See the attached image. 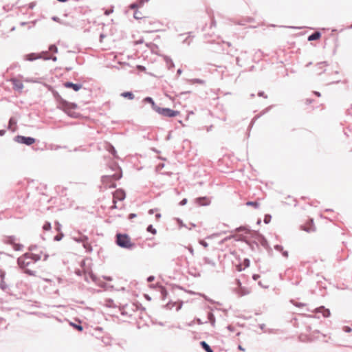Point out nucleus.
I'll list each match as a JSON object with an SVG mask.
<instances>
[{
	"label": "nucleus",
	"mask_w": 352,
	"mask_h": 352,
	"mask_svg": "<svg viewBox=\"0 0 352 352\" xmlns=\"http://www.w3.org/2000/svg\"><path fill=\"white\" fill-rule=\"evenodd\" d=\"M60 239H61V236H55V240H56V241H59V240H60Z\"/></svg>",
	"instance_id": "nucleus-38"
},
{
	"label": "nucleus",
	"mask_w": 352,
	"mask_h": 352,
	"mask_svg": "<svg viewBox=\"0 0 352 352\" xmlns=\"http://www.w3.org/2000/svg\"><path fill=\"white\" fill-rule=\"evenodd\" d=\"M125 198V192L122 190H117L113 193V205L111 207V209H115L117 208L116 202L117 201H122Z\"/></svg>",
	"instance_id": "nucleus-5"
},
{
	"label": "nucleus",
	"mask_w": 352,
	"mask_h": 352,
	"mask_svg": "<svg viewBox=\"0 0 352 352\" xmlns=\"http://www.w3.org/2000/svg\"><path fill=\"white\" fill-rule=\"evenodd\" d=\"M69 324L71 326H72L73 327H74L76 329H77L79 331H82L83 330V328L81 325H78V324H74L73 322H70Z\"/></svg>",
	"instance_id": "nucleus-22"
},
{
	"label": "nucleus",
	"mask_w": 352,
	"mask_h": 352,
	"mask_svg": "<svg viewBox=\"0 0 352 352\" xmlns=\"http://www.w3.org/2000/svg\"><path fill=\"white\" fill-rule=\"evenodd\" d=\"M43 229L45 231H48L51 229V224L49 222H45L43 226Z\"/></svg>",
	"instance_id": "nucleus-24"
},
{
	"label": "nucleus",
	"mask_w": 352,
	"mask_h": 352,
	"mask_svg": "<svg viewBox=\"0 0 352 352\" xmlns=\"http://www.w3.org/2000/svg\"><path fill=\"white\" fill-rule=\"evenodd\" d=\"M160 217H161L160 214H156V217H157V218H160Z\"/></svg>",
	"instance_id": "nucleus-43"
},
{
	"label": "nucleus",
	"mask_w": 352,
	"mask_h": 352,
	"mask_svg": "<svg viewBox=\"0 0 352 352\" xmlns=\"http://www.w3.org/2000/svg\"><path fill=\"white\" fill-rule=\"evenodd\" d=\"M49 50H50V51H52V52H55V53H56V52H58V49H57L56 46V45H51V46L50 47Z\"/></svg>",
	"instance_id": "nucleus-26"
},
{
	"label": "nucleus",
	"mask_w": 352,
	"mask_h": 352,
	"mask_svg": "<svg viewBox=\"0 0 352 352\" xmlns=\"http://www.w3.org/2000/svg\"><path fill=\"white\" fill-rule=\"evenodd\" d=\"M314 94L318 97H320L321 96L320 94L318 91H314Z\"/></svg>",
	"instance_id": "nucleus-37"
},
{
	"label": "nucleus",
	"mask_w": 352,
	"mask_h": 352,
	"mask_svg": "<svg viewBox=\"0 0 352 352\" xmlns=\"http://www.w3.org/2000/svg\"><path fill=\"white\" fill-rule=\"evenodd\" d=\"M154 109L158 113L165 117L173 118L180 115L179 111H174L168 108L154 107Z\"/></svg>",
	"instance_id": "nucleus-4"
},
{
	"label": "nucleus",
	"mask_w": 352,
	"mask_h": 352,
	"mask_svg": "<svg viewBox=\"0 0 352 352\" xmlns=\"http://www.w3.org/2000/svg\"><path fill=\"white\" fill-rule=\"evenodd\" d=\"M120 176L117 175H105L102 178V186L104 189L116 187V181L119 179Z\"/></svg>",
	"instance_id": "nucleus-2"
},
{
	"label": "nucleus",
	"mask_w": 352,
	"mask_h": 352,
	"mask_svg": "<svg viewBox=\"0 0 352 352\" xmlns=\"http://www.w3.org/2000/svg\"><path fill=\"white\" fill-rule=\"evenodd\" d=\"M330 314L329 313V310H326L325 312L323 314V315L326 317L329 316Z\"/></svg>",
	"instance_id": "nucleus-33"
},
{
	"label": "nucleus",
	"mask_w": 352,
	"mask_h": 352,
	"mask_svg": "<svg viewBox=\"0 0 352 352\" xmlns=\"http://www.w3.org/2000/svg\"><path fill=\"white\" fill-rule=\"evenodd\" d=\"M52 59H53V60L55 61V60H56V57H54Z\"/></svg>",
	"instance_id": "nucleus-46"
},
{
	"label": "nucleus",
	"mask_w": 352,
	"mask_h": 352,
	"mask_svg": "<svg viewBox=\"0 0 352 352\" xmlns=\"http://www.w3.org/2000/svg\"><path fill=\"white\" fill-rule=\"evenodd\" d=\"M111 12H113V10H107L104 12V14L106 15H109V14H111Z\"/></svg>",
	"instance_id": "nucleus-31"
},
{
	"label": "nucleus",
	"mask_w": 352,
	"mask_h": 352,
	"mask_svg": "<svg viewBox=\"0 0 352 352\" xmlns=\"http://www.w3.org/2000/svg\"><path fill=\"white\" fill-rule=\"evenodd\" d=\"M42 58V54L31 53L25 56V59L29 61L35 60Z\"/></svg>",
	"instance_id": "nucleus-9"
},
{
	"label": "nucleus",
	"mask_w": 352,
	"mask_h": 352,
	"mask_svg": "<svg viewBox=\"0 0 352 352\" xmlns=\"http://www.w3.org/2000/svg\"><path fill=\"white\" fill-rule=\"evenodd\" d=\"M199 243H200L201 245H203L204 248H207V247H208V243H207L206 241H204V240H201V241H199Z\"/></svg>",
	"instance_id": "nucleus-29"
},
{
	"label": "nucleus",
	"mask_w": 352,
	"mask_h": 352,
	"mask_svg": "<svg viewBox=\"0 0 352 352\" xmlns=\"http://www.w3.org/2000/svg\"><path fill=\"white\" fill-rule=\"evenodd\" d=\"M205 200V198H198L197 199V202L200 204V205H204V204L203 203V201Z\"/></svg>",
	"instance_id": "nucleus-28"
},
{
	"label": "nucleus",
	"mask_w": 352,
	"mask_h": 352,
	"mask_svg": "<svg viewBox=\"0 0 352 352\" xmlns=\"http://www.w3.org/2000/svg\"><path fill=\"white\" fill-rule=\"evenodd\" d=\"M40 256L31 253H26L18 258V264L24 272L31 276H36L39 269L38 261Z\"/></svg>",
	"instance_id": "nucleus-1"
},
{
	"label": "nucleus",
	"mask_w": 352,
	"mask_h": 352,
	"mask_svg": "<svg viewBox=\"0 0 352 352\" xmlns=\"http://www.w3.org/2000/svg\"><path fill=\"white\" fill-rule=\"evenodd\" d=\"M147 231L149 232H151L152 234H156V230L155 228H153V226L151 225H150L148 228H147Z\"/></svg>",
	"instance_id": "nucleus-25"
},
{
	"label": "nucleus",
	"mask_w": 352,
	"mask_h": 352,
	"mask_svg": "<svg viewBox=\"0 0 352 352\" xmlns=\"http://www.w3.org/2000/svg\"><path fill=\"white\" fill-rule=\"evenodd\" d=\"M186 203H187V199H184L183 200H182V201H181V202H180V205L184 206V205H185Z\"/></svg>",
	"instance_id": "nucleus-30"
},
{
	"label": "nucleus",
	"mask_w": 352,
	"mask_h": 352,
	"mask_svg": "<svg viewBox=\"0 0 352 352\" xmlns=\"http://www.w3.org/2000/svg\"><path fill=\"white\" fill-rule=\"evenodd\" d=\"M135 216H136V215H135V214H130V215H129V218H130V219H132V218L135 217Z\"/></svg>",
	"instance_id": "nucleus-40"
},
{
	"label": "nucleus",
	"mask_w": 352,
	"mask_h": 352,
	"mask_svg": "<svg viewBox=\"0 0 352 352\" xmlns=\"http://www.w3.org/2000/svg\"><path fill=\"white\" fill-rule=\"evenodd\" d=\"M64 86L67 88H72L76 91H78L81 88L80 85L74 84L70 82H67L64 83Z\"/></svg>",
	"instance_id": "nucleus-11"
},
{
	"label": "nucleus",
	"mask_w": 352,
	"mask_h": 352,
	"mask_svg": "<svg viewBox=\"0 0 352 352\" xmlns=\"http://www.w3.org/2000/svg\"><path fill=\"white\" fill-rule=\"evenodd\" d=\"M153 280V277L151 276L148 278V281H152Z\"/></svg>",
	"instance_id": "nucleus-41"
},
{
	"label": "nucleus",
	"mask_w": 352,
	"mask_h": 352,
	"mask_svg": "<svg viewBox=\"0 0 352 352\" xmlns=\"http://www.w3.org/2000/svg\"><path fill=\"white\" fill-rule=\"evenodd\" d=\"M243 267H242L241 265H239L236 266V268H237L238 271H241V270H244L245 268L249 267V265H250V261L248 259H247V258L245 259L243 261Z\"/></svg>",
	"instance_id": "nucleus-13"
},
{
	"label": "nucleus",
	"mask_w": 352,
	"mask_h": 352,
	"mask_svg": "<svg viewBox=\"0 0 352 352\" xmlns=\"http://www.w3.org/2000/svg\"><path fill=\"white\" fill-rule=\"evenodd\" d=\"M246 205L254 207L256 208L259 206V204L257 201H248L246 203Z\"/></svg>",
	"instance_id": "nucleus-20"
},
{
	"label": "nucleus",
	"mask_w": 352,
	"mask_h": 352,
	"mask_svg": "<svg viewBox=\"0 0 352 352\" xmlns=\"http://www.w3.org/2000/svg\"><path fill=\"white\" fill-rule=\"evenodd\" d=\"M16 140L19 143L24 144L28 146L33 144L36 142L35 139L33 138L25 137L21 135L17 136Z\"/></svg>",
	"instance_id": "nucleus-6"
},
{
	"label": "nucleus",
	"mask_w": 352,
	"mask_h": 352,
	"mask_svg": "<svg viewBox=\"0 0 352 352\" xmlns=\"http://www.w3.org/2000/svg\"><path fill=\"white\" fill-rule=\"evenodd\" d=\"M344 329L346 332H350L351 331V328L348 327H344Z\"/></svg>",
	"instance_id": "nucleus-36"
},
{
	"label": "nucleus",
	"mask_w": 352,
	"mask_h": 352,
	"mask_svg": "<svg viewBox=\"0 0 352 352\" xmlns=\"http://www.w3.org/2000/svg\"><path fill=\"white\" fill-rule=\"evenodd\" d=\"M121 96L124 98H127L129 100H133L134 98V95L129 91L123 92L121 94Z\"/></svg>",
	"instance_id": "nucleus-16"
},
{
	"label": "nucleus",
	"mask_w": 352,
	"mask_h": 352,
	"mask_svg": "<svg viewBox=\"0 0 352 352\" xmlns=\"http://www.w3.org/2000/svg\"><path fill=\"white\" fill-rule=\"evenodd\" d=\"M12 247L14 249V250H16V251H20L23 248V245L21 244L16 243V242H13Z\"/></svg>",
	"instance_id": "nucleus-19"
},
{
	"label": "nucleus",
	"mask_w": 352,
	"mask_h": 352,
	"mask_svg": "<svg viewBox=\"0 0 352 352\" xmlns=\"http://www.w3.org/2000/svg\"><path fill=\"white\" fill-rule=\"evenodd\" d=\"M117 243L119 246L129 248L133 246L131 239L126 234H117Z\"/></svg>",
	"instance_id": "nucleus-3"
},
{
	"label": "nucleus",
	"mask_w": 352,
	"mask_h": 352,
	"mask_svg": "<svg viewBox=\"0 0 352 352\" xmlns=\"http://www.w3.org/2000/svg\"><path fill=\"white\" fill-rule=\"evenodd\" d=\"M190 252L192 254L193 253V250L192 249H190Z\"/></svg>",
	"instance_id": "nucleus-45"
},
{
	"label": "nucleus",
	"mask_w": 352,
	"mask_h": 352,
	"mask_svg": "<svg viewBox=\"0 0 352 352\" xmlns=\"http://www.w3.org/2000/svg\"><path fill=\"white\" fill-rule=\"evenodd\" d=\"M8 129L12 132H14L17 129V120L14 118H11L8 123Z\"/></svg>",
	"instance_id": "nucleus-10"
},
{
	"label": "nucleus",
	"mask_w": 352,
	"mask_h": 352,
	"mask_svg": "<svg viewBox=\"0 0 352 352\" xmlns=\"http://www.w3.org/2000/svg\"><path fill=\"white\" fill-rule=\"evenodd\" d=\"M145 100L148 102H150V103H151L153 107V108L155 107V102H153V99L151 98H149V97L146 98Z\"/></svg>",
	"instance_id": "nucleus-27"
},
{
	"label": "nucleus",
	"mask_w": 352,
	"mask_h": 352,
	"mask_svg": "<svg viewBox=\"0 0 352 352\" xmlns=\"http://www.w3.org/2000/svg\"><path fill=\"white\" fill-rule=\"evenodd\" d=\"M138 69L142 70V71L145 70V67L144 66L138 65Z\"/></svg>",
	"instance_id": "nucleus-34"
},
{
	"label": "nucleus",
	"mask_w": 352,
	"mask_h": 352,
	"mask_svg": "<svg viewBox=\"0 0 352 352\" xmlns=\"http://www.w3.org/2000/svg\"><path fill=\"white\" fill-rule=\"evenodd\" d=\"M249 293H250V291H246V292H243L242 294L244 295V294H247Z\"/></svg>",
	"instance_id": "nucleus-42"
},
{
	"label": "nucleus",
	"mask_w": 352,
	"mask_h": 352,
	"mask_svg": "<svg viewBox=\"0 0 352 352\" xmlns=\"http://www.w3.org/2000/svg\"><path fill=\"white\" fill-rule=\"evenodd\" d=\"M236 231L238 232H243V237L241 238L242 240H245L246 239V235L247 234H249L250 233V231L249 229L246 228H239L236 230Z\"/></svg>",
	"instance_id": "nucleus-12"
},
{
	"label": "nucleus",
	"mask_w": 352,
	"mask_h": 352,
	"mask_svg": "<svg viewBox=\"0 0 352 352\" xmlns=\"http://www.w3.org/2000/svg\"><path fill=\"white\" fill-rule=\"evenodd\" d=\"M302 229L307 232H314L316 228L314 225V221L312 219H309L307 222L301 226Z\"/></svg>",
	"instance_id": "nucleus-7"
},
{
	"label": "nucleus",
	"mask_w": 352,
	"mask_h": 352,
	"mask_svg": "<svg viewBox=\"0 0 352 352\" xmlns=\"http://www.w3.org/2000/svg\"><path fill=\"white\" fill-rule=\"evenodd\" d=\"M149 213L153 214V210H151L149 211Z\"/></svg>",
	"instance_id": "nucleus-44"
},
{
	"label": "nucleus",
	"mask_w": 352,
	"mask_h": 352,
	"mask_svg": "<svg viewBox=\"0 0 352 352\" xmlns=\"http://www.w3.org/2000/svg\"><path fill=\"white\" fill-rule=\"evenodd\" d=\"M1 280L0 281V287L1 289H2L3 290H5L8 288V284L6 283V281L4 280V275L3 274H1Z\"/></svg>",
	"instance_id": "nucleus-15"
},
{
	"label": "nucleus",
	"mask_w": 352,
	"mask_h": 352,
	"mask_svg": "<svg viewBox=\"0 0 352 352\" xmlns=\"http://www.w3.org/2000/svg\"><path fill=\"white\" fill-rule=\"evenodd\" d=\"M6 242L7 243H9V244H10V245H13V242H16V241H15V239H14V237H12V236H9V237H8V238L6 239Z\"/></svg>",
	"instance_id": "nucleus-23"
},
{
	"label": "nucleus",
	"mask_w": 352,
	"mask_h": 352,
	"mask_svg": "<svg viewBox=\"0 0 352 352\" xmlns=\"http://www.w3.org/2000/svg\"><path fill=\"white\" fill-rule=\"evenodd\" d=\"M321 36V34L320 32H314V34H311L309 37H308V40L309 41H314V40H317V39H319Z\"/></svg>",
	"instance_id": "nucleus-14"
},
{
	"label": "nucleus",
	"mask_w": 352,
	"mask_h": 352,
	"mask_svg": "<svg viewBox=\"0 0 352 352\" xmlns=\"http://www.w3.org/2000/svg\"><path fill=\"white\" fill-rule=\"evenodd\" d=\"M144 14L139 10H136L135 12H134V18L136 19H141L142 18H144Z\"/></svg>",
	"instance_id": "nucleus-18"
},
{
	"label": "nucleus",
	"mask_w": 352,
	"mask_h": 352,
	"mask_svg": "<svg viewBox=\"0 0 352 352\" xmlns=\"http://www.w3.org/2000/svg\"><path fill=\"white\" fill-rule=\"evenodd\" d=\"M201 345L207 352H213L210 346L206 342H201Z\"/></svg>",
	"instance_id": "nucleus-17"
},
{
	"label": "nucleus",
	"mask_w": 352,
	"mask_h": 352,
	"mask_svg": "<svg viewBox=\"0 0 352 352\" xmlns=\"http://www.w3.org/2000/svg\"><path fill=\"white\" fill-rule=\"evenodd\" d=\"M289 201H294V200L293 199V198L290 196H287L286 197H285V200L283 201V203L285 204H287V205H289L291 203L289 202Z\"/></svg>",
	"instance_id": "nucleus-21"
},
{
	"label": "nucleus",
	"mask_w": 352,
	"mask_h": 352,
	"mask_svg": "<svg viewBox=\"0 0 352 352\" xmlns=\"http://www.w3.org/2000/svg\"><path fill=\"white\" fill-rule=\"evenodd\" d=\"M12 85L13 89L17 91L21 92L22 89H23V85L21 80L17 78H12L10 80Z\"/></svg>",
	"instance_id": "nucleus-8"
},
{
	"label": "nucleus",
	"mask_w": 352,
	"mask_h": 352,
	"mask_svg": "<svg viewBox=\"0 0 352 352\" xmlns=\"http://www.w3.org/2000/svg\"><path fill=\"white\" fill-rule=\"evenodd\" d=\"M238 348H239V349L240 351H245V349H243L241 345H239V346H238Z\"/></svg>",
	"instance_id": "nucleus-39"
},
{
	"label": "nucleus",
	"mask_w": 352,
	"mask_h": 352,
	"mask_svg": "<svg viewBox=\"0 0 352 352\" xmlns=\"http://www.w3.org/2000/svg\"><path fill=\"white\" fill-rule=\"evenodd\" d=\"M259 277H260V276H259V275H258V274H254V275H253V279H254V280H256Z\"/></svg>",
	"instance_id": "nucleus-35"
},
{
	"label": "nucleus",
	"mask_w": 352,
	"mask_h": 352,
	"mask_svg": "<svg viewBox=\"0 0 352 352\" xmlns=\"http://www.w3.org/2000/svg\"><path fill=\"white\" fill-rule=\"evenodd\" d=\"M137 6H137V4H135V3H133V4H131V5L130 6V8H131V9H135V8H137Z\"/></svg>",
	"instance_id": "nucleus-32"
}]
</instances>
